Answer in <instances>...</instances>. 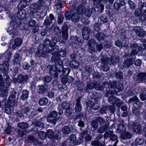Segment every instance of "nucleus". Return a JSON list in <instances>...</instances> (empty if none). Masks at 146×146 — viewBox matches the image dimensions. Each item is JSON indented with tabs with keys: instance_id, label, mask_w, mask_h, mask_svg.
Returning <instances> with one entry per match:
<instances>
[{
	"instance_id": "obj_53",
	"label": "nucleus",
	"mask_w": 146,
	"mask_h": 146,
	"mask_svg": "<svg viewBox=\"0 0 146 146\" xmlns=\"http://www.w3.org/2000/svg\"><path fill=\"white\" fill-rule=\"evenodd\" d=\"M133 60L132 58H130L124 60L123 64H136L135 62L133 63Z\"/></svg>"
},
{
	"instance_id": "obj_36",
	"label": "nucleus",
	"mask_w": 146,
	"mask_h": 146,
	"mask_svg": "<svg viewBox=\"0 0 146 146\" xmlns=\"http://www.w3.org/2000/svg\"><path fill=\"white\" fill-rule=\"evenodd\" d=\"M96 83H95L93 82L91 83L90 84L88 85L87 86L88 88L90 89L95 88L97 90H101L102 89V87H98L96 86H95Z\"/></svg>"
},
{
	"instance_id": "obj_4",
	"label": "nucleus",
	"mask_w": 146,
	"mask_h": 146,
	"mask_svg": "<svg viewBox=\"0 0 146 146\" xmlns=\"http://www.w3.org/2000/svg\"><path fill=\"white\" fill-rule=\"evenodd\" d=\"M61 70H63V72L67 71L68 74L70 72L68 68L63 69V64H52L50 67L49 73L52 76L56 78L58 76V72H60Z\"/></svg>"
},
{
	"instance_id": "obj_29",
	"label": "nucleus",
	"mask_w": 146,
	"mask_h": 146,
	"mask_svg": "<svg viewBox=\"0 0 146 146\" xmlns=\"http://www.w3.org/2000/svg\"><path fill=\"white\" fill-rule=\"evenodd\" d=\"M133 102V104H135L138 106H139L140 105V100L136 96L130 98L129 101V103L130 104L132 102Z\"/></svg>"
},
{
	"instance_id": "obj_46",
	"label": "nucleus",
	"mask_w": 146,
	"mask_h": 146,
	"mask_svg": "<svg viewBox=\"0 0 146 146\" xmlns=\"http://www.w3.org/2000/svg\"><path fill=\"white\" fill-rule=\"evenodd\" d=\"M69 104L66 102H63L61 105H60L58 107V108H62L65 109H67L69 107Z\"/></svg>"
},
{
	"instance_id": "obj_22",
	"label": "nucleus",
	"mask_w": 146,
	"mask_h": 146,
	"mask_svg": "<svg viewBox=\"0 0 146 146\" xmlns=\"http://www.w3.org/2000/svg\"><path fill=\"white\" fill-rule=\"evenodd\" d=\"M70 57L72 60L68 64H73V62L75 63V64H80L79 62L77 60V57L78 56L77 54L75 52H74L73 53L71 54L70 56ZM65 64H67V63L66 62Z\"/></svg>"
},
{
	"instance_id": "obj_57",
	"label": "nucleus",
	"mask_w": 146,
	"mask_h": 146,
	"mask_svg": "<svg viewBox=\"0 0 146 146\" xmlns=\"http://www.w3.org/2000/svg\"><path fill=\"white\" fill-rule=\"evenodd\" d=\"M68 28L67 25L64 24L62 28L61 32L68 33Z\"/></svg>"
},
{
	"instance_id": "obj_49",
	"label": "nucleus",
	"mask_w": 146,
	"mask_h": 146,
	"mask_svg": "<svg viewBox=\"0 0 146 146\" xmlns=\"http://www.w3.org/2000/svg\"><path fill=\"white\" fill-rule=\"evenodd\" d=\"M128 3L131 9L133 10L135 9L136 6L135 5L133 1L131 0H129L128 1Z\"/></svg>"
},
{
	"instance_id": "obj_11",
	"label": "nucleus",
	"mask_w": 146,
	"mask_h": 146,
	"mask_svg": "<svg viewBox=\"0 0 146 146\" xmlns=\"http://www.w3.org/2000/svg\"><path fill=\"white\" fill-rule=\"evenodd\" d=\"M70 41L72 46L77 47L84 43V41L81 37L72 36L70 37Z\"/></svg>"
},
{
	"instance_id": "obj_39",
	"label": "nucleus",
	"mask_w": 146,
	"mask_h": 146,
	"mask_svg": "<svg viewBox=\"0 0 146 146\" xmlns=\"http://www.w3.org/2000/svg\"><path fill=\"white\" fill-rule=\"evenodd\" d=\"M23 42L22 39L20 37H17L14 40V43L18 46H19Z\"/></svg>"
},
{
	"instance_id": "obj_20",
	"label": "nucleus",
	"mask_w": 146,
	"mask_h": 146,
	"mask_svg": "<svg viewBox=\"0 0 146 146\" xmlns=\"http://www.w3.org/2000/svg\"><path fill=\"white\" fill-rule=\"evenodd\" d=\"M125 4L126 3L123 0H117L113 4V8L116 11L118 10L121 7L124 6Z\"/></svg>"
},
{
	"instance_id": "obj_25",
	"label": "nucleus",
	"mask_w": 146,
	"mask_h": 146,
	"mask_svg": "<svg viewBox=\"0 0 146 146\" xmlns=\"http://www.w3.org/2000/svg\"><path fill=\"white\" fill-rule=\"evenodd\" d=\"M113 132L111 131H110L109 132H106L104 135L105 136H107L110 137V139L112 141H115L117 139V137L116 135L113 134Z\"/></svg>"
},
{
	"instance_id": "obj_21",
	"label": "nucleus",
	"mask_w": 146,
	"mask_h": 146,
	"mask_svg": "<svg viewBox=\"0 0 146 146\" xmlns=\"http://www.w3.org/2000/svg\"><path fill=\"white\" fill-rule=\"evenodd\" d=\"M2 75L0 74V86H3L4 87L7 88L11 84V80L9 78H6L3 84L2 81L3 78Z\"/></svg>"
},
{
	"instance_id": "obj_50",
	"label": "nucleus",
	"mask_w": 146,
	"mask_h": 146,
	"mask_svg": "<svg viewBox=\"0 0 146 146\" xmlns=\"http://www.w3.org/2000/svg\"><path fill=\"white\" fill-rule=\"evenodd\" d=\"M54 133L53 130L50 129L47 130L46 136L48 138H51L54 136Z\"/></svg>"
},
{
	"instance_id": "obj_23",
	"label": "nucleus",
	"mask_w": 146,
	"mask_h": 146,
	"mask_svg": "<svg viewBox=\"0 0 146 146\" xmlns=\"http://www.w3.org/2000/svg\"><path fill=\"white\" fill-rule=\"evenodd\" d=\"M86 8L85 6L82 5H80L76 7V11L80 15H84L85 13Z\"/></svg>"
},
{
	"instance_id": "obj_1",
	"label": "nucleus",
	"mask_w": 146,
	"mask_h": 146,
	"mask_svg": "<svg viewBox=\"0 0 146 146\" xmlns=\"http://www.w3.org/2000/svg\"><path fill=\"white\" fill-rule=\"evenodd\" d=\"M57 41L56 37H52L50 40L49 38H46L44 42V44L39 46L35 53V56L38 57H48L52 53L51 50L54 48V45Z\"/></svg>"
},
{
	"instance_id": "obj_12",
	"label": "nucleus",
	"mask_w": 146,
	"mask_h": 146,
	"mask_svg": "<svg viewBox=\"0 0 146 146\" xmlns=\"http://www.w3.org/2000/svg\"><path fill=\"white\" fill-rule=\"evenodd\" d=\"M12 54L11 52L7 51L0 56V60L3 63L2 64H10V63H11V59Z\"/></svg>"
},
{
	"instance_id": "obj_41",
	"label": "nucleus",
	"mask_w": 146,
	"mask_h": 146,
	"mask_svg": "<svg viewBox=\"0 0 146 146\" xmlns=\"http://www.w3.org/2000/svg\"><path fill=\"white\" fill-rule=\"evenodd\" d=\"M17 126L22 129L27 128L28 127V124L26 122H22L19 123L17 125Z\"/></svg>"
},
{
	"instance_id": "obj_64",
	"label": "nucleus",
	"mask_w": 146,
	"mask_h": 146,
	"mask_svg": "<svg viewBox=\"0 0 146 146\" xmlns=\"http://www.w3.org/2000/svg\"><path fill=\"white\" fill-rule=\"evenodd\" d=\"M133 130L135 132L137 133L139 132L140 131V125H137L133 127Z\"/></svg>"
},
{
	"instance_id": "obj_8",
	"label": "nucleus",
	"mask_w": 146,
	"mask_h": 146,
	"mask_svg": "<svg viewBox=\"0 0 146 146\" xmlns=\"http://www.w3.org/2000/svg\"><path fill=\"white\" fill-rule=\"evenodd\" d=\"M108 101L110 104H112L113 106H107L110 110L112 113H113L114 110V105H116L117 106H119L121 105L120 100L118 98L111 96L108 99Z\"/></svg>"
},
{
	"instance_id": "obj_32",
	"label": "nucleus",
	"mask_w": 146,
	"mask_h": 146,
	"mask_svg": "<svg viewBox=\"0 0 146 146\" xmlns=\"http://www.w3.org/2000/svg\"><path fill=\"white\" fill-rule=\"evenodd\" d=\"M48 100L46 97L41 98L38 101V104L40 106H44L48 102Z\"/></svg>"
},
{
	"instance_id": "obj_52",
	"label": "nucleus",
	"mask_w": 146,
	"mask_h": 146,
	"mask_svg": "<svg viewBox=\"0 0 146 146\" xmlns=\"http://www.w3.org/2000/svg\"><path fill=\"white\" fill-rule=\"evenodd\" d=\"M73 110L71 108H68L66 110V114L67 117H69L70 116L72 113Z\"/></svg>"
},
{
	"instance_id": "obj_24",
	"label": "nucleus",
	"mask_w": 146,
	"mask_h": 146,
	"mask_svg": "<svg viewBox=\"0 0 146 146\" xmlns=\"http://www.w3.org/2000/svg\"><path fill=\"white\" fill-rule=\"evenodd\" d=\"M105 37V35L101 32H97L95 36V38L99 41L103 40Z\"/></svg>"
},
{
	"instance_id": "obj_47",
	"label": "nucleus",
	"mask_w": 146,
	"mask_h": 146,
	"mask_svg": "<svg viewBox=\"0 0 146 146\" xmlns=\"http://www.w3.org/2000/svg\"><path fill=\"white\" fill-rule=\"evenodd\" d=\"M98 5H99V7H97L98 6V5H97L96 6V8L98 9V11L99 13H101L104 11V5L101 3H99Z\"/></svg>"
},
{
	"instance_id": "obj_37",
	"label": "nucleus",
	"mask_w": 146,
	"mask_h": 146,
	"mask_svg": "<svg viewBox=\"0 0 146 146\" xmlns=\"http://www.w3.org/2000/svg\"><path fill=\"white\" fill-rule=\"evenodd\" d=\"M13 43V40H9V42L8 43V46L9 48H11V47L13 50L16 49L17 48L18 46L17 45L14 43V44H13L11 46V45Z\"/></svg>"
},
{
	"instance_id": "obj_27",
	"label": "nucleus",
	"mask_w": 146,
	"mask_h": 146,
	"mask_svg": "<svg viewBox=\"0 0 146 146\" xmlns=\"http://www.w3.org/2000/svg\"><path fill=\"white\" fill-rule=\"evenodd\" d=\"M126 129L125 127L123 125V122H121L117 126V130L119 133H121L124 131Z\"/></svg>"
},
{
	"instance_id": "obj_10",
	"label": "nucleus",
	"mask_w": 146,
	"mask_h": 146,
	"mask_svg": "<svg viewBox=\"0 0 146 146\" xmlns=\"http://www.w3.org/2000/svg\"><path fill=\"white\" fill-rule=\"evenodd\" d=\"M106 12L105 13L100 17V19L102 23L107 25V24H108L109 20L113 16V13L110 9L106 10Z\"/></svg>"
},
{
	"instance_id": "obj_59",
	"label": "nucleus",
	"mask_w": 146,
	"mask_h": 146,
	"mask_svg": "<svg viewBox=\"0 0 146 146\" xmlns=\"http://www.w3.org/2000/svg\"><path fill=\"white\" fill-rule=\"evenodd\" d=\"M58 115L57 111H52L49 114V115L54 119H57L56 117Z\"/></svg>"
},
{
	"instance_id": "obj_33",
	"label": "nucleus",
	"mask_w": 146,
	"mask_h": 146,
	"mask_svg": "<svg viewBox=\"0 0 146 146\" xmlns=\"http://www.w3.org/2000/svg\"><path fill=\"white\" fill-rule=\"evenodd\" d=\"M29 92L26 90H24L22 91V95L21 97V99L24 100L27 99L28 98Z\"/></svg>"
},
{
	"instance_id": "obj_51",
	"label": "nucleus",
	"mask_w": 146,
	"mask_h": 146,
	"mask_svg": "<svg viewBox=\"0 0 146 146\" xmlns=\"http://www.w3.org/2000/svg\"><path fill=\"white\" fill-rule=\"evenodd\" d=\"M90 103L91 105H92L91 106L92 108L94 110H98L100 107V106L99 104L98 103H95L94 104V103L93 102L91 101Z\"/></svg>"
},
{
	"instance_id": "obj_17",
	"label": "nucleus",
	"mask_w": 146,
	"mask_h": 146,
	"mask_svg": "<svg viewBox=\"0 0 146 146\" xmlns=\"http://www.w3.org/2000/svg\"><path fill=\"white\" fill-rule=\"evenodd\" d=\"M146 13V3H143L141 5L140 8H137L135 10L134 14L135 15L138 17L143 13Z\"/></svg>"
},
{
	"instance_id": "obj_34",
	"label": "nucleus",
	"mask_w": 146,
	"mask_h": 146,
	"mask_svg": "<svg viewBox=\"0 0 146 146\" xmlns=\"http://www.w3.org/2000/svg\"><path fill=\"white\" fill-rule=\"evenodd\" d=\"M64 3L65 1H62L60 0H55V3H56V6L57 9H60V8H62L63 2Z\"/></svg>"
},
{
	"instance_id": "obj_38",
	"label": "nucleus",
	"mask_w": 146,
	"mask_h": 146,
	"mask_svg": "<svg viewBox=\"0 0 146 146\" xmlns=\"http://www.w3.org/2000/svg\"><path fill=\"white\" fill-rule=\"evenodd\" d=\"M62 131L64 134H69L70 132V129L68 126H66L62 128Z\"/></svg>"
},
{
	"instance_id": "obj_19",
	"label": "nucleus",
	"mask_w": 146,
	"mask_h": 146,
	"mask_svg": "<svg viewBox=\"0 0 146 146\" xmlns=\"http://www.w3.org/2000/svg\"><path fill=\"white\" fill-rule=\"evenodd\" d=\"M76 140V137L74 135H70L68 140L65 142L66 146H72L75 144V142Z\"/></svg>"
},
{
	"instance_id": "obj_60",
	"label": "nucleus",
	"mask_w": 146,
	"mask_h": 146,
	"mask_svg": "<svg viewBox=\"0 0 146 146\" xmlns=\"http://www.w3.org/2000/svg\"><path fill=\"white\" fill-rule=\"evenodd\" d=\"M15 99V96L14 95H11L9 98V101L11 103H14Z\"/></svg>"
},
{
	"instance_id": "obj_14",
	"label": "nucleus",
	"mask_w": 146,
	"mask_h": 146,
	"mask_svg": "<svg viewBox=\"0 0 146 146\" xmlns=\"http://www.w3.org/2000/svg\"><path fill=\"white\" fill-rule=\"evenodd\" d=\"M76 5H73L66 10L64 14L66 20H72L73 12L76 11Z\"/></svg>"
},
{
	"instance_id": "obj_30",
	"label": "nucleus",
	"mask_w": 146,
	"mask_h": 146,
	"mask_svg": "<svg viewBox=\"0 0 146 146\" xmlns=\"http://www.w3.org/2000/svg\"><path fill=\"white\" fill-rule=\"evenodd\" d=\"M80 100L79 98L77 99L76 103L75 108V111L78 112H80L82 110L81 105L80 103Z\"/></svg>"
},
{
	"instance_id": "obj_2",
	"label": "nucleus",
	"mask_w": 146,
	"mask_h": 146,
	"mask_svg": "<svg viewBox=\"0 0 146 146\" xmlns=\"http://www.w3.org/2000/svg\"><path fill=\"white\" fill-rule=\"evenodd\" d=\"M56 46H57L56 44L54 45V48H53V50H51L52 52L51 54L52 55V56L51 58V60L52 62L54 63V64H63L62 60L60 58V56L62 57H65L66 55V50L61 48L59 52L57 49H56Z\"/></svg>"
},
{
	"instance_id": "obj_45",
	"label": "nucleus",
	"mask_w": 146,
	"mask_h": 146,
	"mask_svg": "<svg viewBox=\"0 0 146 146\" xmlns=\"http://www.w3.org/2000/svg\"><path fill=\"white\" fill-rule=\"evenodd\" d=\"M138 53L139 52H141L146 50V44L143 43L140 44L138 48Z\"/></svg>"
},
{
	"instance_id": "obj_3",
	"label": "nucleus",
	"mask_w": 146,
	"mask_h": 146,
	"mask_svg": "<svg viewBox=\"0 0 146 146\" xmlns=\"http://www.w3.org/2000/svg\"><path fill=\"white\" fill-rule=\"evenodd\" d=\"M5 29L8 34L12 36L13 38H15L19 34V27L18 22L11 21L8 25V27L5 28Z\"/></svg>"
},
{
	"instance_id": "obj_5",
	"label": "nucleus",
	"mask_w": 146,
	"mask_h": 146,
	"mask_svg": "<svg viewBox=\"0 0 146 146\" xmlns=\"http://www.w3.org/2000/svg\"><path fill=\"white\" fill-rule=\"evenodd\" d=\"M89 49L91 52H100L103 48L102 44H97L96 41L93 39H91L88 41L87 44Z\"/></svg>"
},
{
	"instance_id": "obj_55",
	"label": "nucleus",
	"mask_w": 146,
	"mask_h": 146,
	"mask_svg": "<svg viewBox=\"0 0 146 146\" xmlns=\"http://www.w3.org/2000/svg\"><path fill=\"white\" fill-rule=\"evenodd\" d=\"M135 143L138 145H140L143 144L144 142L143 139V138H137L135 140Z\"/></svg>"
},
{
	"instance_id": "obj_44",
	"label": "nucleus",
	"mask_w": 146,
	"mask_h": 146,
	"mask_svg": "<svg viewBox=\"0 0 146 146\" xmlns=\"http://www.w3.org/2000/svg\"><path fill=\"white\" fill-rule=\"evenodd\" d=\"M53 31L54 34L57 35L60 34L61 30L60 28L57 25L54 27Z\"/></svg>"
},
{
	"instance_id": "obj_63",
	"label": "nucleus",
	"mask_w": 146,
	"mask_h": 146,
	"mask_svg": "<svg viewBox=\"0 0 146 146\" xmlns=\"http://www.w3.org/2000/svg\"><path fill=\"white\" fill-rule=\"evenodd\" d=\"M92 145L94 146H103V144L100 143L97 141H95L92 142Z\"/></svg>"
},
{
	"instance_id": "obj_35",
	"label": "nucleus",
	"mask_w": 146,
	"mask_h": 146,
	"mask_svg": "<svg viewBox=\"0 0 146 146\" xmlns=\"http://www.w3.org/2000/svg\"><path fill=\"white\" fill-rule=\"evenodd\" d=\"M132 135L131 134L128 132H126L121 135V138L123 139H127L131 138Z\"/></svg>"
},
{
	"instance_id": "obj_54",
	"label": "nucleus",
	"mask_w": 146,
	"mask_h": 146,
	"mask_svg": "<svg viewBox=\"0 0 146 146\" xmlns=\"http://www.w3.org/2000/svg\"><path fill=\"white\" fill-rule=\"evenodd\" d=\"M38 135L40 139H43L46 137V133L44 132L41 131L38 133Z\"/></svg>"
},
{
	"instance_id": "obj_18",
	"label": "nucleus",
	"mask_w": 146,
	"mask_h": 146,
	"mask_svg": "<svg viewBox=\"0 0 146 146\" xmlns=\"http://www.w3.org/2000/svg\"><path fill=\"white\" fill-rule=\"evenodd\" d=\"M134 31L139 37H143L146 35V32L140 27H135L134 28Z\"/></svg>"
},
{
	"instance_id": "obj_6",
	"label": "nucleus",
	"mask_w": 146,
	"mask_h": 146,
	"mask_svg": "<svg viewBox=\"0 0 146 146\" xmlns=\"http://www.w3.org/2000/svg\"><path fill=\"white\" fill-rule=\"evenodd\" d=\"M27 4L23 1H20L17 6V9H15V11L17 10V17L18 19L20 20L23 19L25 16L23 9L27 6Z\"/></svg>"
},
{
	"instance_id": "obj_61",
	"label": "nucleus",
	"mask_w": 146,
	"mask_h": 146,
	"mask_svg": "<svg viewBox=\"0 0 146 146\" xmlns=\"http://www.w3.org/2000/svg\"><path fill=\"white\" fill-rule=\"evenodd\" d=\"M115 45L117 47H120L122 46V42L119 40H117L115 41Z\"/></svg>"
},
{
	"instance_id": "obj_16",
	"label": "nucleus",
	"mask_w": 146,
	"mask_h": 146,
	"mask_svg": "<svg viewBox=\"0 0 146 146\" xmlns=\"http://www.w3.org/2000/svg\"><path fill=\"white\" fill-rule=\"evenodd\" d=\"M130 47L131 50L129 56H133L138 53L139 45L137 43L134 42L131 43Z\"/></svg>"
},
{
	"instance_id": "obj_13",
	"label": "nucleus",
	"mask_w": 146,
	"mask_h": 146,
	"mask_svg": "<svg viewBox=\"0 0 146 146\" xmlns=\"http://www.w3.org/2000/svg\"><path fill=\"white\" fill-rule=\"evenodd\" d=\"M22 54L21 50H19L14 54L13 59H12L11 64H21L22 59Z\"/></svg>"
},
{
	"instance_id": "obj_42",
	"label": "nucleus",
	"mask_w": 146,
	"mask_h": 146,
	"mask_svg": "<svg viewBox=\"0 0 146 146\" xmlns=\"http://www.w3.org/2000/svg\"><path fill=\"white\" fill-rule=\"evenodd\" d=\"M36 21L33 19H30L28 22V25L29 27H34L36 26Z\"/></svg>"
},
{
	"instance_id": "obj_9",
	"label": "nucleus",
	"mask_w": 146,
	"mask_h": 146,
	"mask_svg": "<svg viewBox=\"0 0 146 146\" xmlns=\"http://www.w3.org/2000/svg\"><path fill=\"white\" fill-rule=\"evenodd\" d=\"M43 1L42 0H39L40 4L38 5L36 3H33L30 5V12L29 14L31 16H34V14L38 12V11L41 9V7L43 6L41 4Z\"/></svg>"
},
{
	"instance_id": "obj_31",
	"label": "nucleus",
	"mask_w": 146,
	"mask_h": 146,
	"mask_svg": "<svg viewBox=\"0 0 146 146\" xmlns=\"http://www.w3.org/2000/svg\"><path fill=\"white\" fill-rule=\"evenodd\" d=\"M33 110L29 108H26L24 110V112L29 116H32L34 115L33 112Z\"/></svg>"
},
{
	"instance_id": "obj_15",
	"label": "nucleus",
	"mask_w": 146,
	"mask_h": 146,
	"mask_svg": "<svg viewBox=\"0 0 146 146\" xmlns=\"http://www.w3.org/2000/svg\"><path fill=\"white\" fill-rule=\"evenodd\" d=\"M82 39L86 41H89L90 37L91 29L89 27L85 26L82 29Z\"/></svg>"
},
{
	"instance_id": "obj_28",
	"label": "nucleus",
	"mask_w": 146,
	"mask_h": 146,
	"mask_svg": "<svg viewBox=\"0 0 146 146\" xmlns=\"http://www.w3.org/2000/svg\"><path fill=\"white\" fill-rule=\"evenodd\" d=\"M80 18V14L78 13L76 11L73 12L72 21L74 22H77L79 21Z\"/></svg>"
},
{
	"instance_id": "obj_40",
	"label": "nucleus",
	"mask_w": 146,
	"mask_h": 146,
	"mask_svg": "<svg viewBox=\"0 0 146 146\" xmlns=\"http://www.w3.org/2000/svg\"><path fill=\"white\" fill-rule=\"evenodd\" d=\"M57 119H55L49 115L47 118V121L49 123H52L53 125L56 123Z\"/></svg>"
},
{
	"instance_id": "obj_7",
	"label": "nucleus",
	"mask_w": 146,
	"mask_h": 146,
	"mask_svg": "<svg viewBox=\"0 0 146 146\" xmlns=\"http://www.w3.org/2000/svg\"><path fill=\"white\" fill-rule=\"evenodd\" d=\"M102 64H119L120 60L118 58L115 56H111L110 58L106 55H103L101 60Z\"/></svg>"
},
{
	"instance_id": "obj_43",
	"label": "nucleus",
	"mask_w": 146,
	"mask_h": 146,
	"mask_svg": "<svg viewBox=\"0 0 146 146\" xmlns=\"http://www.w3.org/2000/svg\"><path fill=\"white\" fill-rule=\"evenodd\" d=\"M52 22L49 19V18L47 16L46 17L44 22L43 24L45 26L48 27L50 26Z\"/></svg>"
},
{
	"instance_id": "obj_58",
	"label": "nucleus",
	"mask_w": 146,
	"mask_h": 146,
	"mask_svg": "<svg viewBox=\"0 0 146 146\" xmlns=\"http://www.w3.org/2000/svg\"><path fill=\"white\" fill-rule=\"evenodd\" d=\"M62 37L64 40H68V33L62 32Z\"/></svg>"
},
{
	"instance_id": "obj_26",
	"label": "nucleus",
	"mask_w": 146,
	"mask_h": 146,
	"mask_svg": "<svg viewBox=\"0 0 146 146\" xmlns=\"http://www.w3.org/2000/svg\"><path fill=\"white\" fill-rule=\"evenodd\" d=\"M28 79V76L27 75L24 76L22 74L19 75L17 77V82L21 84L23 81H27Z\"/></svg>"
},
{
	"instance_id": "obj_56",
	"label": "nucleus",
	"mask_w": 146,
	"mask_h": 146,
	"mask_svg": "<svg viewBox=\"0 0 146 146\" xmlns=\"http://www.w3.org/2000/svg\"><path fill=\"white\" fill-rule=\"evenodd\" d=\"M139 17V19L141 22L144 21L146 19V14L145 13H143Z\"/></svg>"
},
{
	"instance_id": "obj_48",
	"label": "nucleus",
	"mask_w": 146,
	"mask_h": 146,
	"mask_svg": "<svg viewBox=\"0 0 146 146\" xmlns=\"http://www.w3.org/2000/svg\"><path fill=\"white\" fill-rule=\"evenodd\" d=\"M64 17L63 15L61 13L58 14L57 22L58 24H61L63 22Z\"/></svg>"
},
{
	"instance_id": "obj_62",
	"label": "nucleus",
	"mask_w": 146,
	"mask_h": 146,
	"mask_svg": "<svg viewBox=\"0 0 146 146\" xmlns=\"http://www.w3.org/2000/svg\"><path fill=\"white\" fill-rule=\"evenodd\" d=\"M101 69L105 71H107L109 70V67L107 66V64H102Z\"/></svg>"
}]
</instances>
